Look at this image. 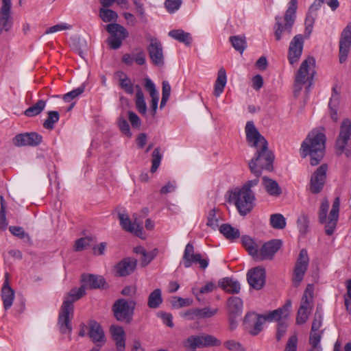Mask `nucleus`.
<instances>
[{
  "mask_svg": "<svg viewBox=\"0 0 351 351\" xmlns=\"http://www.w3.org/2000/svg\"><path fill=\"white\" fill-rule=\"evenodd\" d=\"M245 132L248 145L257 149L256 156L249 162V167L255 176L259 177L261 175L260 169L272 170L274 156L268 149L267 141L258 131L252 121L247 122Z\"/></svg>",
  "mask_w": 351,
  "mask_h": 351,
  "instance_id": "f257e3e1",
  "label": "nucleus"
},
{
  "mask_svg": "<svg viewBox=\"0 0 351 351\" xmlns=\"http://www.w3.org/2000/svg\"><path fill=\"white\" fill-rule=\"evenodd\" d=\"M326 136L324 133L312 130L301 145V155L303 158L310 156L312 166L317 165L324 155Z\"/></svg>",
  "mask_w": 351,
  "mask_h": 351,
  "instance_id": "f03ea898",
  "label": "nucleus"
},
{
  "mask_svg": "<svg viewBox=\"0 0 351 351\" xmlns=\"http://www.w3.org/2000/svg\"><path fill=\"white\" fill-rule=\"evenodd\" d=\"M298 0H291L289 3V8L286 11L284 21L285 23L282 24V18L276 16V24L274 25V35L276 40H280L282 38H289L291 34L292 27L295 20L296 10L298 8Z\"/></svg>",
  "mask_w": 351,
  "mask_h": 351,
  "instance_id": "7ed1b4c3",
  "label": "nucleus"
},
{
  "mask_svg": "<svg viewBox=\"0 0 351 351\" xmlns=\"http://www.w3.org/2000/svg\"><path fill=\"white\" fill-rule=\"evenodd\" d=\"M340 201L336 197L332 203V209L327 220V213L329 208V202L326 199L322 200L318 213L319 221L325 224V232L327 235H332L336 228L339 212Z\"/></svg>",
  "mask_w": 351,
  "mask_h": 351,
  "instance_id": "20e7f679",
  "label": "nucleus"
},
{
  "mask_svg": "<svg viewBox=\"0 0 351 351\" xmlns=\"http://www.w3.org/2000/svg\"><path fill=\"white\" fill-rule=\"evenodd\" d=\"M230 202L234 203L240 215L245 216L255 206L256 197L254 193H249L245 189L243 191L237 189L231 193Z\"/></svg>",
  "mask_w": 351,
  "mask_h": 351,
  "instance_id": "39448f33",
  "label": "nucleus"
},
{
  "mask_svg": "<svg viewBox=\"0 0 351 351\" xmlns=\"http://www.w3.org/2000/svg\"><path fill=\"white\" fill-rule=\"evenodd\" d=\"M315 60L313 57H308L302 62L295 75L294 84L295 92L299 93L302 90V85L304 83L313 80L315 73Z\"/></svg>",
  "mask_w": 351,
  "mask_h": 351,
  "instance_id": "423d86ee",
  "label": "nucleus"
},
{
  "mask_svg": "<svg viewBox=\"0 0 351 351\" xmlns=\"http://www.w3.org/2000/svg\"><path fill=\"white\" fill-rule=\"evenodd\" d=\"M136 302H128L125 299H119L113 304L112 309L116 319L120 322L130 323L132 319Z\"/></svg>",
  "mask_w": 351,
  "mask_h": 351,
  "instance_id": "0eeeda50",
  "label": "nucleus"
},
{
  "mask_svg": "<svg viewBox=\"0 0 351 351\" xmlns=\"http://www.w3.org/2000/svg\"><path fill=\"white\" fill-rule=\"evenodd\" d=\"M351 145V121L344 119L341 125L339 136L336 141V148L338 154H345L349 156L348 147Z\"/></svg>",
  "mask_w": 351,
  "mask_h": 351,
  "instance_id": "6e6552de",
  "label": "nucleus"
},
{
  "mask_svg": "<svg viewBox=\"0 0 351 351\" xmlns=\"http://www.w3.org/2000/svg\"><path fill=\"white\" fill-rule=\"evenodd\" d=\"M106 29L110 34L108 39V43L113 49H119L121 46L122 40L129 35L128 30L118 23H110L106 26Z\"/></svg>",
  "mask_w": 351,
  "mask_h": 351,
  "instance_id": "1a4fd4ad",
  "label": "nucleus"
},
{
  "mask_svg": "<svg viewBox=\"0 0 351 351\" xmlns=\"http://www.w3.org/2000/svg\"><path fill=\"white\" fill-rule=\"evenodd\" d=\"M181 263L186 268L190 267L193 264L199 263V267L205 269L208 265V261L202 258L200 254H195L193 245L189 243L185 247Z\"/></svg>",
  "mask_w": 351,
  "mask_h": 351,
  "instance_id": "9d476101",
  "label": "nucleus"
},
{
  "mask_svg": "<svg viewBox=\"0 0 351 351\" xmlns=\"http://www.w3.org/2000/svg\"><path fill=\"white\" fill-rule=\"evenodd\" d=\"M328 165L323 164L319 166L311 175L309 183V190L313 194L319 193L324 189Z\"/></svg>",
  "mask_w": 351,
  "mask_h": 351,
  "instance_id": "9b49d317",
  "label": "nucleus"
},
{
  "mask_svg": "<svg viewBox=\"0 0 351 351\" xmlns=\"http://www.w3.org/2000/svg\"><path fill=\"white\" fill-rule=\"evenodd\" d=\"M281 246L282 241L279 239H272L265 243L261 249L257 250V255H256L254 260L262 261L273 259L275 254L279 250Z\"/></svg>",
  "mask_w": 351,
  "mask_h": 351,
  "instance_id": "f8f14e48",
  "label": "nucleus"
},
{
  "mask_svg": "<svg viewBox=\"0 0 351 351\" xmlns=\"http://www.w3.org/2000/svg\"><path fill=\"white\" fill-rule=\"evenodd\" d=\"M265 322L264 315L255 313H247L244 318V325L246 330L254 336L260 333L263 328Z\"/></svg>",
  "mask_w": 351,
  "mask_h": 351,
  "instance_id": "ddd939ff",
  "label": "nucleus"
},
{
  "mask_svg": "<svg viewBox=\"0 0 351 351\" xmlns=\"http://www.w3.org/2000/svg\"><path fill=\"white\" fill-rule=\"evenodd\" d=\"M351 46V22L348 23L341 34L339 39V61L344 63L348 58Z\"/></svg>",
  "mask_w": 351,
  "mask_h": 351,
  "instance_id": "4468645a",
  "label": "nucleus"
},
{
  "mask_svg": "<svg viewBox=\"0 0 351 351\" xmlns=\"http://www.w3.org/2000/svg\"><path fill=\"white\" fill-rule=\"evenodd\" d=\"M304 47V36L295 35L290 42L288 50V60L291 64L296 63L300 58Z\"/></svg>",
  "mask_w": 351,
  "mask_h": 351,
  "instance_id": "2eb2a0df",
  "label": "nucleus"
},
{
  "mask_svg": "<svg viewBox=\"0 0 351 351\" xmlns=\"http://www.w3.org/2000/svg\"><path fill=\"white\" fill-rule=\"evenodd\" d=\"M149 40V45L147 47V51L151 60L156 66H162L164 55L161 43L154 37H150Z\"/></svg>",
  "mask_w": 351,
  "mask_h": 351,
  "instance_id": "dca6fc26",
  "label": "nucleus"
},
{
  "mask_svg": "<svg viewBox=\"0 0 351 351\" xmlns=\"http://www.w3.org/2000/svg\"><path fill=\"white\" fill-rule=\"evenodd\" d=\"M308 262L309 258L307 251L305 249H302L294 269L293 281L296 285H298L302 282L308 268Z\"/></svg>",
  "mask_w": 351,
  "mask_h": 351,
  "instance_id": "f3484780",
  "label": "nucleus"
},
{
  "mask_svg": "<svg viewBox=\"0 0 351 351\" xmlns=\"http://www.w3.org/2000/svg\"><path fill=\"white\" fill-rule=\"evenodd\" d=\"M11 9V0H1L0 8V34L3 31L8 32L12 26Z\"/></svg>",
  "mask_w": 351,
  "mask_h": 351,
  "instance_id": "a211bd4d",
  "label": "nucleus"
},
{
  "mask_svg": "<svg viewBox=\"0 0 351 351\" xmlns=\"http://www.w3.org/2000/svg\"><path fill=\"white\" fill-rule=\"evenodd\" d=\"M43 137L36 132L19 134L13 138V143L17 147H35L42 143Z\"/></svg>",
  "mask_w": 351,
  "mask_h": 351,
  "instance_id": "6ab92c4d",
  "label": "nucleus"
},
{
  "mask_svg": "<svg viewBox=\"0 0 351 351\" xmlns=\"http://www.w3.org/2000/svg\"><path fill=\"white\" fill-rule=\"evenodd\" d=\"M265 269L263 267H257L250 269L247 274V280L252 288L260 290L265 284Z\"/></svg>",
  "mask_w": 351,
  "mask_h": 351,
  "instance_id": "aec40b11",
  "label": "nucleus"
},
{
  "mask_svg": "<svg viewBox=\"0 0 351 351\" xmlns=\"http://www.w3.org/2000/svg\"><path fill=\"white\" fill-rule=\"evenodd\" d=\"M73 316V311L71 307H67L65 305H62L59 316H58V326L62 333H71L72 327L71 320Z\"/></svg>",
  "mask_w": 351,
  "mask_h": 351,
  "instance_id": "412c9836",
  "label": "nucleus"
},
{
  "mask_svg": "<svg viewBox=\"0 0 351 351\" xmlns=\"http://www.w3.org/2000/svg\"><path fill=\"white\" fill-rule=\"evenodd\" d=\"M291 306V302H287L281 308H278L274 311H270L267 315H263L265 321L268 322H278V324L287 320L290 314V308Z\"/></svg>",
  "mask_w": 351,
  "mask_h": 351,
  "instance_id": "4be33fe9",
  "label": "nucleus"
},
{
  "mask_svg": "<svg viewBox=\"0 0 351 351\" xmlns=\"http://www.w3.org/2000/svg\"><path fill=\"white\" fill-rule=\"evenodd\" d=\"M88 335L91 340L95 343H98L97 346H101L104 344L105 335L104 330L99 323L94 320H91L88 323Z\"/></svg>",
  "mask_w": 351,
  "mask_h": 351,
  "instance_id": "5701e85b",
  "label": "nucleus"
},
{
  "mask_svg": "<svg viewBox=\"0 0 351 351\" xmlns=\"http://www.w3.org/2000/svg\"><path fill=\"white\" fill-rule=\"evenodd\" d=\"M136 266V260L130 258H124L116 265V275L120 277L128 276L134 271Z\"/></svg>",
  "mask_w": 351,
  "mask_h": 351,
  "instance_id": "b1692460",
  "label": "nucleus"
},
{
  "mask_svg": "<svg viewBox=\"0 0 351 351\" xmlns=\"http://www.w3.org/2000/svg\"><path fill=\"white\" fill-rule=\"evenodd\" d=\"M110 331L115 343L117 351H125V333L123 328L121 326H112Z\"/></svg>",
  "mask_w": 351,
  "mask_h": 351,
  "instance_id": "393cba45",
  "label": "nucleus"
},
{
  "mask_svg": "<svg viewBox=\"0 0 351 351\" xmlns=\"http://www.w3.org/2000/svg\"><path fill=\"white\" fill-rule=\"evenodd\" d=\"M322 325V313L320 309L317 308L311 326L309 339H322L323 330H320Z\"/></svg>",
  "mask_w": 351,
  "mask_h": 351,
  "instance_id": "a878e982",
  "label": "nucleus"
},
{
  "mask_svg": "<svg viewBox=\"0 0 351 351\" xmlns=\"http://www.w3.org/2000/svg\"><path fill=\"white\" fill-rule=\"evenodd\" d=\"M82 285H85L86 288L99 289L103 287L105 283L104 278L101 276L93 275V274H86L82 275Z\"/></svg>",
  "mask_w": 351,
  "mask_h": 351,
  "instance_id": "bb28decb",
  "label": "nucleus"
},
{
  "mask_svg": "<svg viewBox=\"0 0 351 351\" xmlns=\"http://www.w3.org/2000/svg\"><path fill=\"white\" fill-rule=\"evenodd\" d=\"M86 294L85 285H81L79 288L72 289L66 295L62 305L69 308L71 307L73 311V302L80 300Z\"/></svg>",
  "mask_w": 351,
  "mask_h": 351,
  "instance_id": "cd10ccee",
  "label": "nucleus"
},
{
  "mask_svg": "<svg viewBox=\"0 0 351 351\" xmlns=\"http://www.w3.org/2000/svg\"><path fill=\"white\" fill-rule=\"evenodd\" d=\"M145 88L149 92L152 98L151 108L152 115H155L158 108V103L159 100V94L156 88L154 82L149 78L145 79Z\"/></svg>",
  "mask_w": 351,
  "mask_h": 351,
  "instance_id": "c85d7f7f",
  "label": "nucleus"
},
{
  "mask_svg": "<svg viewBox=\"0 0 351 351\" xmlns=\"http://www.w3.org/2000/svg\"><path fill=\"white\" fill-rule=\"evenodd\" d=\"M313 292L314 287L313 285L308 284L306 287L303 295L302 297L300 307L303 308H307L313 310L314 302H313Z\"/></svg>",
  "mask_w": 351,
  "mask_h": 351,
  "instance_id": "c756f323",
  "label": "nucleus"
},
{
  "mask_svg": "<svg viewBox=\"0 0 351 351\" xmlns=\"http://www.w3.org/2000/svg\"><path fill=\"white\" fill-rule=\"evenodd\" d=\"M1 297L5 310L10 308L14 299V291L8 285V279L5 281L1 290Z\"/></svg>",
  "mask_w": 351,
  "mask_h": 351,
  "instance_id": "7c9ffc66",
  "label": "nucleus"
},
{
  "mask_svg": "<svg viewBox=\"0 0 351 351\" xmlns=\"http://www.w3.org/2000/svg\"><path fill=\"white\" fill-rule=\"evenodd\" d=\"M219 286L225 291L230 293H238L241 289V285L237 280L230 278H225L219 282Z\"/></svg>",
  "mask_w": 351,
  "mask_h": 351,
  "instance_id": "2f4dec72",
  "label": "nucleus"
},
{
  "mask_svg": "<svg viewBox=\"0 0 351 351\" xmlns=\"http://www.w3.org/2000/svg\"><path fill=\"white\" fill-rule=\"evenodd\" d=\"M228 313L240 316L242 313L243 301L238 297H230L228 300Z\"/></svg>",
  "mask_w": 351,
  "mask_h": 351,
  "instance_id": "473e14b6",
  "label": "nucleus"
},
{
  "mask_svg": "<svg viewBox=\"0 0 351 351\" xmlns=\"http://www.w3.org/2000/svg\"><path fill=\"white\" fill-rule=\"evenodd\" d=\"M263 184L266 191L271 196L278 197L282 193V190L278 182L272 179L263 177Z\"/></svg>",
  "mask_w": 351,
  "mask_h": 351,
  "instance_id": "72a5a7b5",
  "label": "nucleus"
},
{
  "mask_svg": "<svg viewBox=\"0 0 351 351\" xmlns=\"http://www.w3.org/2000/svg\"><path fill=\"white\" fill-rule=\"evenodd\" d=\"M227 82L226 73L223 68L219 70L215 84L214 95L218 97L223 93Z\"/></svg>",
  "mask_w": 351,
  "mask_h": 351,
  "instance_id": "f704fd0d",
  "label": "nucleus"
},
{
  "mask_svg": "<svg viewBox=\"0 0 351 351\" xmlns=\"http://www.w3.org/2000/svg\"><path fill=\"white\" fill-rule=\"evenodd\" d=\"M219 232L225 237L228 240L233 241L236 239L239 238L240 231L239 229L232 227L228 223H223L219 228Z\"/></svg>",
  "mask_w": 351,
  "mask_h": 351,
  "instance_id": "c9c22d12",
  "label": "nucleus"
},
{
  "mask_svg": "<svg viewBox=\"0 0 351 351\" xmlns=\"http://www.w3.org/2000/svg\"><path fill=\"white\" fill-rule=\"evenodd\" d=\"M162 291L160 289H156L148 296L147 306L150 308H159L162 303Z\"/></svg>",
  "mask_w": 351,
  "mask_h": 351,
  "instance_id": "e433bc0d",
  "label": "nucleus"
},
{
  "mask_svg": "<svg viewBox=\"0 0 351 351\" xmlns=\"http://www.w3.org/2000/svg\"><path fill=\"white\" fill-rule=\"evenodd\" d=\"M169 36L179 42L184 43L186 45H190L192 42L191 34L184 32L182 29H173L169 32Z\"/></svg>",
  "mask_w": 351,
  "mask_h": 351,
  "instance_id": "4c0bfd02",
  "label": "nucleus"
},
{
  "mask_svg": "<svg viewBox=\"0 0 351 351\" xmlns=\"http://www.w3.org/2000/svg\"><path fill=\"white\" fill-rule=\"evenodd\" d=\"M241 240L243 247L249 254L255 259V256L257 255V250L259 249V245L248 236H243Z\"/></svg>",
  "mask_w": 351,
  "mask_h": 351,
  "instance_id": "58836bf2",
  "label": "nucleus"
},
{
  "mask_svg": "<svg viewBox=\"0 0 351 351\" xmlns=\"http://www.w3.org/2000/svg\"><path fill=\"white\" fill-rule=\"evenodd\" d=\"M182 345L186 351H196L197 348H202L200 336H189L182 341Z\"/></svg>",
  "mask_w": 351,
  "mask_h": 351,
  "instance_id": "ea45409f",
  "label": "nucleus"
},
{
  "mask_svg": "<svg viewBox=\"0 0 351 351\" xmlns=\"http://www.w3.org/2000/svg\"><path fill=\"white\" fill-rule=\"evenodd\" d=\"M47 101L43 99L38 100L35 104L27 108L24 114L29 117H32L40 114L45 109Z\"/></svg>",
  "mask_w": 351,
  "mask_h": 351,
  "instance_id": "a19ab883",
  "label": "nucleus"
},
{
  "mask_svg": "<svg viewBox=\"0 0 351 351\" xmlns=\"http://www.w3.org/2000/svg\"><path fill=\"white\" fill-rule=\"evenodd\" d=\"M230 42L235 50L242 53L247 47L245 36H234L230 37Z\"/></svg>",
  "mask_w": 351,
  "mask_h": 351,
  "instance_id": "79ce46f5",
  "label": "nucleus"
},
{
  "mask_svg": "<svg viewBox=\"0 0 351 351\" xmlns=\"http://www.w3.org/2000/svg\"><path fill=\"white\" fill-rule=\"evenodd\" d=\"M119 81L120 87L128 94L134 93V85L130 79L123 73H119Z\"/></svg>",
  "mask_w": 351,
  "mask_h": 351,
  "instance_id": "37998d69",
  "label": "nucleus"
},
{
  "mask_svg": "<svg viewBox=\"0 0 351 351\" xmlns=\"http://www.w3.org/2000/svg\"><path fill=\"white\" fill-rule=\"evenodd\" d=\"M202 348L219 346L221 341L215 337L211 335L202 334L200 335Z\"/></svg>",
  "mask_w": 351,
  "mask_h": 351,
  "instance_id": "c03bdc74",
  "label": "nucleus"
},
{
  "mask_svg": "<svg viewBox=\"0 0 351 351\" xmlns=\"http://www.w3.org/2000/svg\"><path fill=\"white\" fill-rule=\"evenodd\" d=\"M60 114L58 111H49L47 112V117L43 123V127L47 130H53L54 124L59 121Z\"/></svg>",
  "mask_w": 351,
  "mask_h": 351,
  "instance_id": "a18cd8bd",
  "label": "nucleus"
},
{
  "mask_svg": "<svg viewBox=\"0 0 351 351\" xmlns=\"http://www.w3.org/2000/svg\"><path fill=\"white\" fill-rule=\"evenodd\" d=\"M270 224L274 229H284L286 226V219L281 214H273L270 216Z\"/></svg>",
  "mask_w": 351,
  "mask_h": 351,
  "instance_id": "49530a36",
  "label": "nucleus"
},
{
  "mask_svg": "<svg viewBox=\"0 0 351 351\" xmlns=\"http://www.w3.org/2000/svg\"><path fill=\"white\" fill-rule=\"evenodd\" d=\"M99 16L104 22L116 21L118 18V15L114 11L105 8L99 10Z\"/></svg>",
  "mask_w": 351,
  "mask_h": 351,
  "instance_id": "de8ad7c7",
  "label": "nucleus"
},
{
  "mask_svg": "<svg viewBox=\"0 0 351 351\" xmlns=\"http://www.w3.org/2000/svg\"><path fill=\"white\" fill-rule=\"evenodd\" d=\"M118 217L122 228L125 231L133 233L134 226L132 225L129 216L127 214L119 213Z\"/></svg>",
  "mask_w": 351,
  "mask_h": 351,
  "instance_id": "09e8293b",
  "label": "nucleus"
},
{
  "mask_svg": "<svg viewBox=\"0 0 351 351\" xmlns=\"http://www.w3.org/2000/svg\"><path fill=\"white\" fill-rule=\"evenodd\" d=\"M311 310L299 307L296 315V324L302 325L305 324L311 313Z\"/></svg>",
  "mask_w": 351,
  "mask_h": 351,
  "instance_id": "8fccbe9b",
  "label": "nucleus"
},
{
  "mask_svg": "<svg viewBox=\"0 0 351 351\" xmlns=\"http://www.w3.org/2000/svg\"><path fill=\"white\" fill-rule=\"evenodd\" d=\"M217 210L216 208L211 209L207 215L206 226L213 230H216L218 227L219 218L216 215Z\"/></svg>",
  "mask_w": 351,
  "mask_h": 351,
  "instance_id": "3c124183",
  "label": "nucleus"
},
{
  "mask_svg": "<svg viewBox=\"0 0 351 351\" xmlns=\"http://www.w3.org/2000/svg\"><path fill=\"white\" fill-rule=\"evenodd\" d=\"M198 319H205L210 318L215 315L218 312V308H210L208 306L198 308Z\"/></svg>",
  "mask_w": 351,
  "mask_h": 351,
  "instance_id": "603ef678",
  "label": "nucleus"
},
{
  "mask_svg": "<svg viewBox=\"0 0 351 351\" xmlns=\"http://www.w3.org/2000/svg\"><path fill=\"white\" fill-rule=\"evenodd\" d=\"M162 154L160 152V148L156 147L154 149L153 153H152V167H151V172L154 173L156 171L158 168L160 166L161 160H162Z\"/></svg>",
  "mask_w": 351,
  "mask_h": 351,
  "instance_id": "864d4df0",
  "label": "nucleus"
},
{
  "mask_svg": "<svg viewBox=\"0 0 351 351\" xmlns=\"http://www.w3.org/2000/svg\"><path fill=\"white\" fill-rule=\"evenodd\" d=\"M135 105L140 114L143 115L146 114L147 104L143 93H138V96H136Z\"/></svg>",
  "mask_w": 351,
  "mask_h": 351,
  "instance_id": "5fc2aeb1",
  "label": "nucleus"
},
{
  "mask_svg": "<svg viewBox=\"0 0 351 351\" xmlns=\"http://www.w3.org/2000/svg\"><path fill=\"white\" fill-rule=\"evenodd\" d=\"M216 288L215 285L212 282H207L204 286H203L199 290L196 289H193V293L196 295L197 299L199 301L200 294H204L212 292Z\"/></svg>",
  "mask_w": 351,
  "mask_h": 351,
  "instance_id": "6e6d98bb",
  "label": "nucleus"
},
{
  "mask_svg": "<svg viewBox=\"0 0 351 351\" xmlns=\"http://www.w3.org/2000/svg\"><path fill=\"white\" fill-rule=\"evenodd\" d=\"M192 302L193 301L189 298L184 299L180 297H173L171 300L172 306L176 308L189 306Z\"/></svg>",
  "mask_w": 351,
  "mask_h": 351,
  "instance_id": "4d7b16f0",
  "label": "nucleus"
},
{
  "mask_svg": "<svg viewBox=\"0 0 351 351\" xmlns=\"http://www.w3.org/2000/svg\"><path fill=\"white\" fill-rule=\"evenodd\" d=\"M84 91V87L81 86L64 95L63 100L65 102H71L73 99L82 95Z\"/></svg>",
  "mask_w": 351,
  "mask_h": 351,
  "instance_id": "13d9d810",
  "label": "nucleus"
},
{
  "mask_svg": "<svg viewBox=\"0 0 351 351\" xmlns=\"http://www.w3.org/2000/svg\"><path fill=\"white\" fill-rule=\"evenodd\" d=\"M329 108L330 110V115L332 120L336 121L338 119L337 116V108L338 106V97L337 96H332L330 98V100L329 101Z\"/></svg>",
  "mask_w": 351,
  "mask_h": 351,
  "instance_id": "bf43d9fd",
  "label": "nucleus"
},
{
  "mask_svg": "<svg viewBox=\"0 0 351 351\" xmlns=\"http://www.w3.org/2000/svg\"><path fill=\"white\" fill-rule=\"evenodd\" d=\"M10 232L14 236L19 237V239H25L27 238L28 240L30 239V237L28 234H27L23 228L20 226H10L9 227Z\"/></svg>",
  "mask_w": 351,
  "mask_h": 351,
  "instance_id": "052dcab7",
  "label": "nucleus"
},
{
  "mask_svg": "<svg viewBox=\"0 0 351 351\" xmlns=\"http://www.w3.org/2000/svg\"><path fill=\"white\" fill-rule=\"evenodd\" d=\"M182 4V0H165V5L167 11L173 13L178 10Z\"/></svg>",
  "mask_w": 351,
  "mask_h": 351,
  "instance_id": "680f3d73",
  "label": "nucleus"
},
{
  "mask_svg": "<svg viewBox=\"0 0 351 351\" xmlns=\"http://www.w3.org/2000/svg\"><path fill=\"white\" fill-rule=\"evenodd\" d=\"M118 125L120 130L128 137H131L132 133L130 132V125L128 121L123 117H120L118 121Z\"/></svg>",
  "mask_w": 351,
  "mask_h": 351,
  "instance_id": "e2e57ef3",
  "label": "nucleus"
},
{
  "mask_svg": "<svg viewBox=\"0 0 351 351\" xmlns=\"http://www.w3.org/2000/svg\"><path fill=\"white\" fill-rule=\"evenodd\" d=\"M299 230L302 234H306L308 228V219L306 215H302L298 219Z\"/></svg>",
  "mask_w": 351,
  "mask_h": 351,
  "instance_id": "0e129e2a",
  "label": "nucleus"
},
{
  "mask_svg": "<svg viewBox=\"0 0 351 351\" xmlns=\"http://www.w3.org/2000/svg\"><path fill=\"white\" fill-rule=\"evenodd\" d=\"M71 26L66 23H60L52 27H49L45 31V34L55 33L59 31L66 30L71 29Z\"/></svg>",
  "mask_w": 351,
  "mask_h": 351,
  "instance_id": "69168bd1",
  "label": "nucleus"
},
{
  "mask_svg": "<svg viewBox=\"0 0 351 351\" xmlns=\"http://www.w3.org/2000/svg\"><path fill=\"white\" fill-rule=\"evenodd\" d=\"M287 320L284 321L282 322H280L278 324L277 326V333H276V339L278 341H280L281 339L284 337L287 332L288 324Z\"/></svg>",
  "mask_w": 351,
  "mask_h": 351,
  "instance_id": "338daca9",
  "label": "nucleus"
},
{
  "mask_svg": "<svg viewBox=\"0 0 351 351\" xmlns=\"http://www.w3.org/2000/svg\"><path fill=\"white\" fill-rule=\"evenodd\" d=\"M298 338L293 335L289 338L286 344L285 351H297Z\"/></svg>",
  "mask_w": 351,
  "mask_h": 351,
  "instance_id": "774afa93",
  "label": "nucleus"
}]
</instances>
